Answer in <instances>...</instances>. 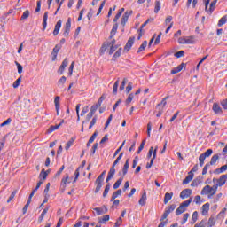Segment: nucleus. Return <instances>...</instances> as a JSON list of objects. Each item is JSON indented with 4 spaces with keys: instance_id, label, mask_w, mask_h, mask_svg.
Returning <instances> with one entry per match:
<instances>
[{
    "instance_id": "nucleus-2",
    "label": "nucleus",
    "mask_w": 227,
    "mask_h": 227,
    "mask_svg": "<svg viewBox=\"0 0 227 227\" xmlns=\"http://www.w3.org/2000/svg\"><path fill=\"white\" fill-rule=\"evenodd\" d=\"M212 153H214V150L207 149L204 153H201L199 156V164H200V168H203V164H205V160L207 158L210 157V155H212Z\"/></svg>"
},
{
    "instance_id": "nucleus-6",
    "label": "nucleus",
    "mask_w": 227,
    "mask_h": 227,
    "mask_svg": "<svg viewBox=\"0 0 227 227\" xmlns=\"http://www.w3.org/2000/svg\"><path fill=\"white\" fill-rule=\"evenodd\" d=\"M70 27H72V19L68 18L64 27L63 36H65V38H68V35L70 34Z\"/></svg>"
},
{
    "instance_id": "nucleus-48",
    "label": "nucleus",
    "mask_w": 227,
    "mask_h": 227,
    "mask_svg": "<svg viewBox=\"0 0 227 227\" xmlns=\"http://www.w3.org/2000/svg\"><path fill=\"white\" fill-rule=\"evenodd\" d=\"M107 221H109V215H105L102 216L101 219H99V223L101 224H104V223H107Z\"/></svg>"
},
{
    "instance_id": "nucleus-5",
    "label": "nucleus",
    "mask_w": 227,
    "mask_h": 227,
    "mask_svg": "<svg viewBox=\"0 0 227 227\" xmlns=\"http://www.w3.org/2000/svg\"><path fill=\"white\" fill-rule=\"evenodd\" d=\"M115 44H116L115 39L112 40V42H110V43L105 42L100 48L101 54H104V52H106L107 51V49H109V47L115 46Z\"/></svg>"
},
{
    "instance_id": "nucleus-38",
    "label": "nucleus",
    "mask_w": 227,
    "mask_h": 227,
    "mask_svg": "<svg viewBox=\"0 0 227 227\" xmlns=\"http://www.w3.org/2000/svg\"><path fill=\"white\" fill-rule=\"evenodd\" d=\"M146 45H148V42L147 41H144L142 43V44L140 45V47L138 48V51H137V54H139V52H143V51H145L146 49Z\"/></svg>"
},
{
    "instance_id": "nucleus-16",
    "label": "nucleus",
    "mask_w": 227,
    "mask_h": 227,
    "mask_svg": "<svg viewBox=\"0 0 227 227\" xmlns=\"http://www.w3.org/2000/svg\"><path fill=\"white\" fill-rule=\"evenodd\" d=\"M192 178H194V173L189 172L188 176L183 180V185H187V184L192 181Z\"/></svg>"
},
{
    "instance_id": "nucleus-53",
    "label": "nucleus",
    "mask_w": 227,
    "mask_h": 227,
    "mask_svg": "<svg viewBox=\"0 0 227 227\" xmlns=\"http://www.w3.org/2000/svg\"><path fill=\"white\" fill-rule=\"evenodd\" d=\"M198 221V211L193 212L192 215V223L194 224Z\"/></svg>"
},
{
    "instance_id": "nucleus-36",
    "label": "nucleus",
    "mask_w": 227,
    "mask_h": 227,
    "mask_svg": "<svg viewBox=\"0 0 227 227\" xmlns=\"http://www.w3.org/2000/svg\"><path fill=\"white\" fill-rule=\"evenodd\" d=\"M47 175H49L48 171H45V169H42L39 174V178H42L43 180H47Z\"/></svg>"
},
{
    "instance_id": "nucleus-3",
    "label": "nucleus",
    "mask_w": 227,
    "mask_h": 227,
    "mask_svg": "<svg viewBox=\"0 0 227 227\" xmlns=\"http://www.w3.org/2000/svg\"><path fill=\"white\" fill-rule=\"evenodd\" d=\"M118 162H120V160H115L114 162L113 163V166L111 167L107 177H106V182H109L114 176V175H116V165L118 164Z\"/></svg>"
},
{
    "instance_id": "nucleus-52",
    "label": "nucleus",
    "mask_w": 227,
    "mask_h": 227,
    "mask_svg": "<svg viewBox=\"0 0 227 227\" xmlns=\"http://www.w3.org/2000/svg\"><path fill=\"white\" fill-rule=\"evenodd\" d=\"M145 145H146V140H143L138 147L137 153H141L143 152V148H145Z\"/></svg>"
},
{
    "instance_id": "nucleus-61",
    "label": "nucleus",
    "mask_w": 227,
    "mask_h": 227,
    "mask_svg": "<svg viewBox=\"0 0 227 227\" xmlns=\"http://www.w3.org/2000/svg\"><path fill=\"white\" fill-rule=\"evenodd\" d=\"M123 223V219L121 217H119L114 224V227H120L121 226V223Z\"/></svg>"
},
{
    "instance_id": "nucleus-50",
    "label": "nucleus",
    "mask_w": 227,
    "mask_h": 227,
    "mask_svg": "<svg viewBox=\"0 0 227 227\" xmlns=\"http://www.w3.org/2000/svg\"><path fill=\"white\" fill-rule=\"evenodd\" d=\"M186 43L187 44L194 43V35L186 36Z\"/></svg>"
},
{
    "instance_id": "nucleus-62",
    "label": "nucleus",
    "mask_w": 227,
    "mask_h": 227,
    "mask_svg": "<svg viewBox=\"0 0 227 227\" xmlns=\"http://www.w3.org/2000/svg\"><path fill=\"white\" fill-rule=\"evenodd\" d=\"M95 123H97V116L93 117V119L91 120L89 129H93Z\"/></svg>"
},
{
    "instance_id": "nucleus-40",
    "label": "nucleus",
    "mask_w": 227,
    "mask_h": 227,
    "mask_svg": "<svg viewBox=\"0 0 227 227\" xmlns=\"http://www.w3.org/2000/svg\"><path fill=\"white\" fill-rule=\"evenodd\" d=\"M226 22H227V17L226 16L222 17L218 21V24H217L218 27L224 26V24H226Z\"/></svg>"
},
{
    "instance_id": "nucleus-20",
    "label": "nucleus",
    "mask_w": 227,
    "mask_h": 227,
    "mask_svg": "<svg viewBox=\"0 0 227 227\" xmlns=\"http://www.w3.org/2000/svg\"><path fill=\"white\" fill-rule=\"evenodd\" d=\"M134 40H136V37H130L128 40V42H127V43H126V45L124 47L125 51H130V49L132 48V45H134Z\"/></svg>"
},
{
    "instance_id": "nucleus-21",
    "label": "nucleus",
    "mask_w": 227,
    "mask_h": 227,
    "mask_svg": "<svg viewBox=\"0 0 227 227\" xmlns=\"http://www.w3.org/2000/svg\"><path fill=\"white\" fill-rule=\"evenodd\" d=\"M69 176L68 175L66 176V177L62 178L61 180V187L63 189L62 192L65 191V189H67V184H70V181L69 180Z\"/></svg>"
},
{
    "instance_id": "nucleus-46",
    "label": "nucleus",
    "mask_w": 227,
    "mask_h": 227,
    "mask_svg": "<svg viewBox=\"0 0 227 227\" xmlns=\"http://www.w3.org/2000/svg\"><path fill=\"white\" fill-rule=\"evenodd\" d=\"M20 82H22V76H20L12 84L13 88H17L20 86Z\"/></svg>"
},
{
    "instance_id": "nucleus-27",
    "label": "nucleus",
    "mask_w": 227,
    "mask_h": 227,
    "mask_svg": "<svg viewBox=\"0 0 227 227\" xmlns=\"http://www.w3.org/2000/svg\"><path fill=\"white\" fill-rule=\"evenodd\" d=\"M171 198H173V192H167L165 193V196H164V204L165 205H168V203H169Z\"/></svg>"
},
{
    "instance_id": "nucleus-55",
    "label": "nucleus",
    "mask_w": 227,
    "mask_h": 227,
    "mask_svg": "<svg viewBox=\"0 0 227 227\" xmlns=\"http://www.w3.org/2000/svg\"><path fill=\"white\" fill-rule=\"evenodd\" d=\"M98 136V131H95L93 135L90 137V138L89 139V143H93V141H95Z\"/></svg>"
},
{
    "instance_id": "nucleus-41",
    "label": "nucleus",
    "mask_w": 227,
    "mask_h": 227,
    "mask_svg": "<svg viewBox=\"0 0 227 227\" xmlns=\"http://www.w3.org/2000/svg\"><path fill=\"white\" fill-rule=\"evenodd\" d=\"M118 86H120V78L117 79V81L114 84V95H116L118 93Z\"/></svg>"
},
{
    "instance_id": "nucleus-45",
    "label": "nucleus",
    "mask_w": 227,
    "mask_h": 227,
    "mask_svg": "<svg viewBox=\"0 0 227 227\" xmlns=\"http://www.w3.org/2000/svg\"><path fill=\"white\" fill-rule=\"evenodd\" d=\"M81 170V167H78L76 168V170L74 171V180L73 181V184H75L77 182V178H79V175H80V171Z\"/></svg>"
},
{
    "instance_id": "nucleus-18",
    "label": "nucleus",
    "mask_w": 227,
    "mask_h": 227,
    "mask_svg": "<svg viewBox=\"0 0 227 227\" xmlns=\"http://www.w3.org/2000/svg\"><path fill=\"white\" fill-rule=\"evenodd\" d=\"M131 14H132V12H129V11H127L123 14V16L121 18V26H125V24H127V21L129 20V18L130 17Z\"/></svg>"
},
{
    "instance_id": "nucleus-24",
    "label": "nucleus",
    "mask_w": 227,
    "mask_h": 227,
    "mask_svg": "<svg viewBox=\"0 0 227 227\" xmlns=\"http://www.w3.org/2000/svg\"><path fill=\"white\" fill-rule=\"evenodd\" d=\"M116 31H118V24L115 23L114 26H113V28L110 32V40H113V38H114V35H116Z\"/></svg>"
},
{
    "instance_id": "nucleus-1",
    "label": "nucleus",
    "mask_w": 227,
    "mask_h": 227,
    "mask_svg": "<svg viewBox=\"0 0 227 227\" xmlns=\"http://www.w3.org/2000/svg\"><path fill=\"white\" fill-rule=\"evenodd\" d=\"M191 203H192V197L180 204L178 208L176 210V215H181V214H184Z\"/></svg>"
},
{
    "instance_id": "nucleus-25",
    "label": "nucleus",
    "mask_w": 227,
    "mask_h": 227,
    "mask_svg": "<svg viewBox=\"0 0 227 227\" xmlns=\"http://www.w3.org/2000/svg\"><path fill=\"white\" fill-rule=\"evenodd\" d=\"M129 160H130V159L126 160V162L122 168V175H123L122 176H125V175H127V173L129 172Z\"/></svg>"
},
{
    "instance_id": "nucleus-30",
    "label": "nucleus",
    "mask_w": 227,
    "mask_h": 227,
    "mask_svg": "<svg viewBox=\"0 0 227 227\" xmlns=\"http://www.w3.org/2000/svg\"><path fill=\"white\" fill-rule=\"evenodd\" d=\"M105 211L102 207H95L94 210L97 212L98 215H102V214H106L107 213V207H104Z\"/></svg>"
},
{
    "instance_id": "nucleus-4",
    "label": "nucleus",
    "mask_w": 227,
    "mask_h": 227,
    "mask_svg": "<svg viewBox=\"0 0 227 227\" xmlns=\"http://www.w3.org/2000/svg\"><path fill=\"white\" fill-rule=\"evenodd\" d=\"M175 208H176V205H175V204L168 206L166 208L163 215H161V218L160 219V221H164V219H168V215H169L171 214V212L175 211Z\"/></svg>"
},
{
    "instance_id": "nucleus-64",
    "label": "nucleus",
    "mask_w": 227,
    "mask_h": 227,
    "mask_svg": "<svg viewBox=\"0 0 227 227\" xmlns=\"http://www.w3.org/2000/svg\"><path fill=\"white\" fill-rule=\"evenodd\" d=\"M221 106L225 111H227V98L221 101Z\"/></svg>"
},
{
    "instance_id": "nucleus-12",
    "label": "nucleus",
    "mask_w": 227,
    "mask_h": 227,
    "mask_svg": "<svg viewBox=\"0 0 227 227\" xmlns=\"http://www.w3.org/2000/svg\"><path fill=\"white\" fill-rule=\"evenodd\" d=\"M148 200V197H146V191H143V193L141 195L140 200H138V203L141 207H145L146 205V200Z\"/></svg>"
},
{
    "instance_id": "nucleus-34",
    "label": "nucleus",
    "mask_w": 227,
    "mask_h": 227,
    "mask_svg": "<svg viewBox=\"0 0 227 227\" xmlns=\"http://www.w3.org/2000/svg\"><path fill=\"white\" fill-rule=\"evenodd\" d=\"M119 196H121V189H119L113 193L111 201H114V200H116Z\"/></svg>"
},
{
    "instance_id": "nucleus-63",
    "label": "nucleus",
    "mask_w": 227,
    "mask_h": 227,
    "mask_svg": "<svg viewBox=\"0 0 227 227\" xmlns=\"http://www.w3.org/2000/svg\"><path fill=\"white\" fill-rule=\"evenodd\" d=\"M88 111H90L89 106H84L81 112V116H84V114H86V113H88Z\"/></svg>"
},
{
    "instance_id": "nucleus-8",
    "label": "nucleus",
    "mask_w": 227,
    "mask_h": 227,
    "mask_svg": "<svg viewBox=\"0 0 227 227\" xmlns=\"http://www.w3.org/2000/svg\"><path fill=\"white\" fill-rule=\"evenodd\" d=\"M61 44H56L55 47L52 50L51 52V60L52 61H56L57 58H58V52H59V51H61Z\"/></svg>"
},
{
    "instance_id": "nucleus-23",
    "label": "nucleus",
    "mask_w": 227,
    "mask_h": 227,
    "mask_svg": "<svg viewBox=\"0 0 227 227\" xmlns=\"http://www.w3.org/2000/svg\"><path fill=\"white\" fill-rule=\"evenodd\" d=\"M49 18V12H45L43 17V29L45 31L47 28V19Z\"/></svg>"
},
{
    "instance_id": "nucleus-33",
    "label": "nucleus",
    "mask_w": 227,
    "mask_h": 227,
    "mask_svg": "<svg viewBox=\"0 0 227 227\" xmlns=\"http://www.w3.org/2000/svg\"><path fill=\"white\" fill-rule=\"evenodd\" d=\"M215 4H217V0H213L210 4L209 10L207 11L209 15H212V12L215 10Z\"/></svg>"
},
{
    "instance_id": "nucleus-13",
    "label": "nucleus",
    "mask_w": 227,
    "mask_h": 227,
    "mask_svg": "<svg viewBox=\"0 0 227 227\" xmlns=\"http://www.w3.org/2000/svg\"><path fill=\"white\" fill-rule=\"evenodd\" d=\"M104 183V180L97 178L95 181L96 189L94 191L95 194L98 193L100 192V189H102V184Z\"/></svg>"
},
{
    "instance_id": "nucleus-43",
    "label": "nucleus",
    "mask_w": 227,
    "mask_h": 227,
    "mask_svg": "<svg viewBox=\"0 0 227 227\" xmlns=\"http://www.w3.org/2000/svg\"><path fill=\"white\" fill-rule=\"evenodd\" d=\"M121 56V48H120L113 56V60L116 61L117 58H120Z\"/></svg>"
},
{
    "instance_id": "nucleus-42",
    "label": "nucleus",
    "mask_w": 227,
    "mask_h": 227,
    "mask_svg": "<svg viewBox=\"0 0 227 227\" xmlns=\"http://www.w3.org/2000/svg\"><path fill=\"white\" fill-rule=\"evenodd\" d=\"M226 170H227V164L222 166L220 168H216L215 170V173H217L219 175L220 173H224V171H226Z\"/></svg>"
},
{
    "instance_id": "nucleus-10",
    "label": "nucleus",
    "mask_w": 227,
    "mask_h": 227,
    "mask_svg": "<svg viewBox=\"0 0 227 227\" xmlns=\"http://www.w3.org/2000/svg\"><path fill=\"white\" fill-rule=\"evenodd\" d=\"M191 194H192V190L187 188V189L183 190L180 192V198L182 200H185V198H189L191 196Z\"/></svg>"
},
{
    "instance_id": "nucleus-29",
    "label": "nucleus",
    "mask_w": 227,
    "mask_h": 227,
    "mask_svg": "<svg viewBox=\"0 0 227 227\" xmlns=\"http://www.w3.org/2000/svg\"><path fill=\"white\" fill-rule=\"evenodd\" d=\"M60 127H61V123L56 124V125H51L48 129L47 132H48V134H51V133L54 132V130H58V129H59Z\"/></svg>"
},
{
    "instance_id": "nucleus-57",
    "label": "nucleus",
    "mask_w": 227,
    "mask_h": 227,
    "mask_svg": "<svg viewBox=\"0 0 227 227\" xmlns=\"http://www.w3.org/2000/svg\"><path fill=\"white\" fill-rule=\"evenodd\" d=\"M189 213H185L183 216V220L181 221V224H185L187 223V220L189 219Z\"/></svg>"
},
{
    "instance_id": "nucleus-60",
    "label": "nucleus",
    "mask_w": 227,
    "mask_h": 227,
    "mask_svg": "<svg viewBox=\"0 0 227 227\" xmlns=\"http://www.w3.org/2000/svg\"><path fill=\"white\" fill-rule=\"evenodd\" d=\"M184 54H185V51H177V52L175 53V56H176V58H182V57L184 56Z\"/></svg>"
},
{
    "instance_id": "nucleus-37",
    "label": "nucleus",
    "mask_w": 227,
    "mask_h": 227,
    "mask_svg": "<svg viewBox=\"0 0 227 227\" xmlns=\"http://www.w3.org/2000/svg\"><path fill=\"white\" fill-rule=\"evenodd\" d=\"M106 185L105 187V190L103 192V198H106V196H107V194H109V190L111 189V184H109V182H106Z\"/></svg>"
},
{
    "instance_id": "nucleus-32",
    "label": "nucleus",
    "mask_w": 227,
    "mask_h": 227,
    "mask_svg": "<svg viewBox=\"0 0 227 227\" xmlns=\"http://www.w3.org/2000/svg\"><path fill=\"white\" fill-rule=\"evenodd\" d=\"M47 212H49V207H46L43 210L41 215H40L39 218H38V223H42V221H43V217H45Z\"/></svg>"
},
{
    "instance_id": "nucleus-51",
    "label": "nucleus",
    "mask_w": 227,
    "mask_h": 227,
    "mask_svg": "<svg viewBox=\"0 0 227 227\" xmlns=\"http://www.w3.org/2000/svg\"><path fill=\"white\" fill-rule=\"evenodd\" d=\"M29 18V10H27L23 12L20 20H26V19Z\"/></svg>"
},
{
    "instance_id": "nucleus-11",
    "label": "nucleus",
    "mask_w": 227,
    "mask_h": 227,
    "mask_svg": "<svg viewBox=\"0 0 227 227\" xmlns=\"http://www.w3.org/2000/svg\"><path fill=\"white\" fill-rule=\"evenodd\" d=\"M157 150H159V147L156 146L153 153V158L151 159L150 163L146 164V169H150V168H152V166H153V160H155V159L157 158Z\"/></svg>"
},
{
    "instance_id": "nucleus-14",
    "label": "nucleus",
    "mask_w": 227,
    "mask_h": 227,
    "mask_svg": "<svg viewBox=\"0 0 227 227\" xmlns=\"http://www.w3.org/2000/svg\"><path fill=\"white\" fill-rule=\"evenodd\" d=\"M226 180H227V174L222 175L219 177V179H216V182H217L219 187H223V185H224L226 184Z\"/></svg>"
},
{
    "instance_id": "nucleus-28",
    "label": "nucleus",
    "mask_w": 227,
    "mask_h": 227,
    "mask_svg": "<svg viewBox=\"0 0 227 227\" xmlns=\"http://www.w3.org/2000/svg\"><path fill=\"white\" fill-rule=\"evenodd\" d=\"M203 181L201 179V177H197L195 178L192 184H191V186L192 187H198L200 185V184H201Z\"/></svg>"
},
{
    "instance_id": "nucleus-9",
    "label": "nucleus",
    "mask_w": 227,
    "mask_h": 227,
    "mask_svg": "<svg viewBox=\"0 0 227 227\" xmlns=\"http://www.w3.org/2000/svg\"><path fill=\"white\" fill-rule=\"evenodd\" d=\"M67 67H68V59H65L62 62V64L60 65V67L58 69V74H59L60 75H63V73L65 72V68H67Z\"/></svg>"
},
{
    "instance_id": "nucleus-15",
    "label": "nucleus",
    "mask_w": 227,
    "mask_h": 227,
    "mask_svg": "<svg viewBox=\"0 0 227 227\" xmlns=\"http://www.w3.org/2000/svg\"><path fill=\"white\" fill-rule=\"evenodd\" d=\"M212 109H213L215 114H223V108H221L219 104L214 103Z\"/></svg>"
},
{
    "instance_id": "nucleus-22",
    "label": "nucleus",
    "mask_w": 227,
    "mask_h": 227,
    "mask_svg": "<svg viewBox=\"0 0 227 227\" xmlns=\"http://www.w3.org/2000/svg\"><path fill=\"white\" fill-rule=\"evenodd\" d=\"M219 157H221V154H214L210 160V161L208 162V164L210 166H214L215 165V162H217L219 160Z\"/></svg>"
},
{
    "instance_id": "nucleus-59",
    "label": "nucleus",
    "mask_w": 227,
    "mask_h": 227,
    "mask_svg": "<svg viewBox=\"0 0 227 227\" xmlns=\"http://www.w3.org/2000/svg\"><path fill=\"white\" fill-rule=\"evenodd\" d=\"M16 194H17V190L13 191L11 193L9 199L7 200V203H10L13 200V198H15Z\"/></svg>"
},
{
    "instance_id": "nucleus-35",
    "label": "nucleus",
    "mask_w": 227,
    "mask_h": 227,
    "mask_svg": "<svg viewBox=\"0 0 227 227\" xmlns=\"http://www.w3.org/2000/svg\"><path fill=\"white\" fill-rule=\"evenodd\" d=\"M75 143V137H71V139L66 144L65 150H70V146H72Z\"/></svg>"
},
{
    "instance_id": "nucleus-31",
    "label": "nucleus",
    "mask_w": 227,
    "mask_h": 227,
    "mask_svg": "<svg viewBox=\"0 0 227 227\" xmlns=\"http://www.w3.org/2000/svg\"><path fill=\"white\" fill-rule=\"evenodd\" d=\"M54 104H55L57 115H59V96L55 97Z\"/></svg>"
},
{
    "instance_id": "nucleus-49",
    "label": "nucleus",
    "mask_w": 227,
    "mask_h": 227,
    "mask_svg": "<svg viewBox=\"0 0 227 227\" xmlns=\"http://www.w3.org/2000/svg\"><path fill=\"white\" fill-rule=\"evenodd\" d=\"M150 22H153V18L147 19L145 23H143L140 27V29L143 30Z\"/></svg>"
},
{
    "instance_id": "nucleus-54",
    "label": "nucleus",
    "mask_w": 227,
    "mask_h": 227,
    "mask_svg": "<svg viewBox=\"0 0 227 227\" xmlns=\"http://www.w3.org/2000/svg\"><path fill=\"white\" fill-rule=\"evenodd\" d=\"M132 100H134V94L130 93L126 99V104L129 106Z\"/></svg>"
},
{
    "instance_id": "nucleus-19",
    "label": "nucleus",
    "mask_w": 227,
    "mask_h": 227,
    "mask_svg": "<svg viewBox=\"0 0 227 227\" xmlns=\"http://www.w3.org/2000/svg\"><path fill=\"white\" fill-rule=\"evenodd\" d=\"M61 20H59L56 25H55V28L53 30V36H58V35L59 34V30L61 29Z\"/></svg>"
},
{
    "instance_id": "nucleus-17",
    "label": "nucleus",
    "mask_w": 227,
    "mask_h": 227,
    "mask_svg": "<svg viewBox=\"0 0 227 227\" xmlns=\"http://www.w3.org/2000/svg\"><path fill=\"white\" fill-rule=\"evenodd\" d=\"M184 67H185V63H181L178 67H174L171 70L172 75H175V74H178V72H182V70H184Z\"/></svg>"
},
{
    "instance_id": "nucleus-47",
    "label": "nucleus",
    "mask_w": 227,
    "mask_h": 227,
    "mask_svg": "<svg viewBox=\"0 0 227 227\" xmlns=\"http://www.w3.org/2000/svg\"><path fill=\"white\" fill-rule=\"evenodd\" d=\"M75 65V62H72L69 68H68V75L69 77H72V74H74V67Z\"/></svg>"
},
{
    "instance_id": "nucleus-39",
    "label": "nucleus",
    "mask_w": 227,
    "mask_h": 227,
    "mask_svg": "<svg viewBox=\"0 0 227 227\" xmlns=\"http://www.w3.org/2000/svg\"><path fill=\"white\" fill-rule=\"evenodd\" d=\"M123 182V176H121L114 184V189H118L121 185V183Z\"/></svg>"
},
{
    "instance_id": "nucleus-26",
    "label": "nucleus",
    "mask_w": 227,
    "mask_h": 227,
    "mask_svg": "<svg viewBox=\"0 0 227 227\" xmlns=\"http://www.w3.org/2000/svg\"><path fill=\"white\" fill-rule=\"evenodd\" d=\"M210 210V204L206 203L202 206V215H207Z\"/></svg>"
},
{
    "instance_id": "nucleus-58",
    "label": "nucleus",
    "mask_w": 227,
    "mask_h": 227,
    "mask_svg": "<svg viewBox=\"0 0 227 227\" xmlns=\"http://www.w3.org/2000/svg\"><path fill=\"white\" fill-rule=\"evenodd\" d=\"M210 164L209 163H207L205 166H204V168H203V169H202V175H207V173H208V168H210Z\"/></svg>"
},
{
    "instance_id": "nucleus-56",
    "label": "nucleus",
    "mask_w": 227,
    "mask_h": 227,
    "mask_svg": "<svg viewBox=\"0 0 227 227\" xmlns=\"http://www.w3.org/2000/svg\"><path fill=\"white\" fill-rule=\"evenodd\" d=\"M178 43H180L182 45H185V43H187L186 36L179 37Z\"/></svg>"
},
{
    "instance_id": "nucleus-44",
    "label": "nucleus",
    "mask_w": 227,
    "mask_h": 227,
    "mask_svg": "<svg viewBox=\"0 0 227 227\" xmlns=\"http://www.w3.org/2000/svg\"><path fill=\"white\" fill-rule=\"evenodd\" d=\"M160 11V2L157 0L155 2L154 13H159Z\"/></svg>"
},
{
    "instance_id": "nucleus-7",
    "label": "nucleus",
    "mask_w": 227,
    "mask_h": 227,
    "mask_svg": "<svg viewBox=\"0 0 227 227\" xmlns=\"http://www.w3.org/2000/svg\"><path fill=\"white\" fill-rule=\"evenodd\" d=\"M200 194L203 196V195H207V194H209L210 196H214V190L212 189V186L210 185H206L200 192ZM210 196H208V198H210Z\"/></svg>"
}]
</instances>
